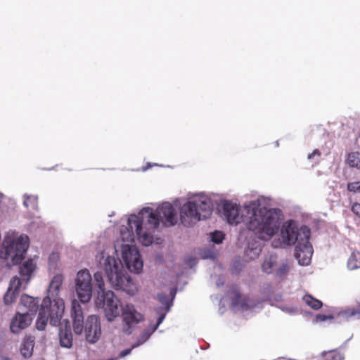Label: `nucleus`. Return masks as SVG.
Wrapping results in <instances>:
<instances>
[{
  "mask_svg": "<svg viewBox=\"0 0 360 360\" xmlns=\"http://www.w3.org/2000/svg\"><path fill=\"white\" fill-rule=\"evenodd\" d=\"M212 213L211 199L202 193L193 194L179 210L169 202H164L155 209L150 207L142 208L139 214H131L127 219V226L120 228V238L124 243H132L136 236L144 246L153 243V233L160 222L165 226H173L179 220L186 226L193 223L207 219Z\"/></svg>",
  "mask_w": 360,
  "mask_h": 360,
  "instance_id": "obj_1",
  "label": "nucleus"
},
{
  "mask_svg": "<svg viewBox=\"0 0 360 360\" xmlns=\"http://www.w3.org/2000/svg\"><path fill=\"white\" fill-rule=\"evenodd\" d=\"M63 281L64 277L60 274L52 278L47 289V296L42 300L40 309L39 297H33L27 294L21 296L20 309L22 312L27 313L33 317L39 310L36 321L37 330H44L48 322L53 326L60 323L65 311L64 300L59 296Z\"/></svg>",
  "mask_w": 360,
  "mask_h": 360,
  "instance_id": "obj_2",
  "label": "nucleus"
},
{
  "mask_svg": "<svg viewBox=\"0 0 360 360\" xmlns=\"http://www.w3.org/2000/svg\"><path fill=\"white\" fill-rule=\"evenodd\" d=\"M269 205L270 198L264 196L245 204V211L248 214L245 226L263 241L271 240L279 232L283 217L281 209L267 208Z\"/></svg>",
  "mask_w": 360,
  "mask_h": 360,
  "instance_id": "obj_3",
  "label": "nucleus"
},
{
  "mask_svg": "<svg viewBox=\"0 0 360 360\" xmlns=\"http://www.w3.org/2000/svg\"><path fill=\"white\" fill-rule=\"evenodd\" d=\"M279 231V238L271 242V246L274 248H284L296 244L295 258L300 265H308L314 252L313 247L309 242L310 229L305 225L299 226L297 221L290 219L281 224Z\"/></svg>",
  "mask_w": 360,
  "mask_h": 360,
  "instance_id": "obj_4",
  "label": "nucleus"
},
{
  "mask_svg": "<svg viewBox=\"0 0 360 360\" xmlns=\"http://www.w3.org/2000/svg\"><path fill=\"white\" fill-rule=\"evenodd\" d=\"M96 262L98 268L104 270L110 283L115 290H122L129 295H134L137 292L136 285L119 258L103 252L96 256Z\"/></svg>",
  "mask_w": 360,
  "mask_h": 360,
  "instance_id": "obj_5",
  "label": "nucleus"
},
{
  "mask_svg": "<svg viewBox=\"0 0 360 360\" xmlns=\"http://www.w3.org/2000/svg\"><path fill=\"white\" fill-rule=\"evenodd\" d=\"M30 245L29 237L13 230L7 231L0 249V266L10 268L25 258Z\"/></svg>",
  "mask_w": 360,
  "mask_h": 360,
  "instance_id": "obj_6",
  "label": "nucleus"
},
{
  "mask_svg": "<svg viewBox=\"0 0 360 360\" xmlns=\"http://www.w3.org/2000/svg\"><path fill=\"white\" fill-rule=\"evenodd\" d=\"M95 290L97 297L95 304L97 308L103 309L105 318L109 322L113 321L122 313L123 307L119 298L112 290H105L103 274L101 271L94 273Z\"/></svg>",
  "mask_w": 360,
  "mask_h": 360,
  "instance_id": "obj_7",
  "label": "nucleus"
},
{
  "mask_svg": "<svg viewBox=\"0 0 360 360\" xmlns=\"http://www.w3.org/2000/svg\"><path fill=\"white\" fill-rule=\"evenodd\" d=\"M71 317L73 321V330L75 334H82L84 329L86 340L90 344H95L101 335V324L98 317L90 315L84 326V313L78 300H73L71 303Z\"/></svg>",
  "mask_w": 360,
  "mask_h": 360,
  "instance_id": "obj_8",
  "label": "nucleus"
},
{
  "mask_svg": "<svg viewBox=\"0 0 360 360\" xmlns=\"http://www.w3.org/2000/svg\"><path fill=\"white\" fill-rule=\"evenodd\" d=\"M37 263L33 259L25 261L19 267L20 278L15 276L10 281L8 288L4 295V302L6 305L14 302L19 295L22 281L28 283L34 276Z\"/></svg>",
  "mask_w": 360,
  "mask_h": 360,
  "instance_id": "obj_9",
  "label": "nucleus"
},
{
  "mask_svg": "<svg viewBox=\"0 0 360 360\" xmlns=\"http://www.w3.org/2000/svg\"><path fill=\"white\" fill-rule=\"evenodd\" d=\"M93 280L89 271L86 269L79 271L75 278V292L80 302L86 304L92 297Z\"/></svg>",
  "mask_w": 360,
  "mask_h": 360,
  "instance_id": "obj_10",
  "label": "nucleus"
},
{
  "mask_svg": "<svg viewBox=\"0 0 360 360\" xmlns=\"http://www.w3.org/2000/svg\"><path fill=\"white\" fill-rule=\"evenodd\" d=\"M122 331L125 335H131L139 323L144 321V316L131 304H125L121 313Z\"/></svg>",
  "mask_w": 360,
  "mask_h": 360,
  "instance_id": "obj_11",
  "label": "nucleus"
},
{
  "mask_svg": "<svg viewBox=\"0 0 360 360\" xmlns=\"http://www.w3.org/2000/svg\"><path fill=\"white\" fill-rule=\"evenodd\" d=\"M222 215L230 225H238L243 223L248 214L245 211V205L240 207L237 203L231 200H225L222 204Z\"/></svg>",
  "mask_w": 360,
  "mask_h": 360,
  "instance_id": "obj_12",
  "label": "nucleus"
},
{
  "mask_svg": "<svg viewBox=\"0 0 360 360\" xmlns=\"http://www.w3.org/2000/svg\"><path fill=\"white\" fill-rule=\"evenodd\" d=\"M122 258L126 267L131 272L139 274L143 269V261L137 248L128 243L122 244Z\"/></svg>",
  "mask_w": 360,
  "mask_h": 360,
  "instance_id": "obj_13",
  "label": "nucleus"
},
{
  "mask_svg": "<svg viewBox=\"0 0 360 360\" xmlns=\"http://www.w3.org/2000/svg\"><path fill=\"white\" fill-rule=\"evenodd\" d=\"M231 295V306L233 310L240 309L242 311H246L252 309L256 307L255 300L249 297H244L241 299L240 292L235 287L232 288Z\"/></svg>",
  "mask_w": 360,
  "mask_h": 360,
  "instance_id": "obj_14",
  "label": "nucleus"
},
{
  "mask_svg": "<svg viewBox=\"0 0 360 360\" xmlns=\"http://www.w3.org/2000/svg\"><path fill=\"white\" fill-rule=\"evenodd\" d=\"M33 317L30 316L27 313L17 312L13 317L11 324V332L17 334L22 330L27 328L32 323Z\"/></svg>",
  "mask_w": 360,
  "mask_h": 360,
  "instance_id": "obj_15",
  "label": "nucleus"
},
{
  "mask_svg": "<svg viewBox=\"0 0 360 360\" xmlns=\"http://www.w3.org/2000/svg\"><path fill=\"white\" fill-rule=\"evenodd\" d=\"M157 299L161 305L155 307V311L157 315V320L159 321V323H162L166 315L170 311L173 303L169 296L165 293H158Z\"/></svg>",
  "mask_w": 360,
  "mask_h": 360,
  "instance_id": "obj_16",
  "label": "nucleus"
},
{
  "mask_svg": "<svg viewBox=\"0 0 360 360\" xmlns=\"http://www.w3.org/2000/svg\"><path fill=\"white\" fill-rule=\"evenodd\" d=\"M58 338L60 346L63 348L70 349L73 345V336L70 322L65 321V323L61 325L58 331Z\"/></svg>",
  "mask_w": 360,
  "mask_h": 360,
  "instance_id": "obj_17",
  "label": "nucleus"
},
{
  "mask_svg": "<svg viewBox=\"0 0 360 360\" xmlns=\"http://www.w3.org/2000/svg\"><path fill=\"white\" fill-rule=\"evenodd\" d=\"M162 323L156 321L155 323H150L149 326L144 329L143 332L137 337L136 340L132 343V348H136L143 345L152 335V334L158 328Z\"/></svg>",
  "mask_w": 360,
  "mask_h": 360,
  "instance_id": "obj_18",
  "label": "nucleus"
},
{
  "mask_svg": "<svg viewBox=\"0 0 360 360\" xmlns=\"http://www.w3.org/2000/svg\"><path fill=\"white\" fill-rule=\"evenodd\" d=\"M34 338L28 336L25 338L20 346V354L25 359L30 358L33 354Z\"/></svg>",
  "mask_w": 360,
  "mask_h": 360,
  "instance_id": "obj_19",
  "label": "nucleus"
},
{
  "mask_svg": "<svg viewBox=\"0 0 360 360\" xmlns=\"http://www.w3.org/2000/svg\"><path fill=\"white\" fill-rule=\"evenodd\" d=\"M262 250V243L258 240H254L248 243V247L245 250V255L248 259H255L259 255Z\"/></svg>",
  "mask_w": 360,
  "mask_h": 360,
  "instance_id": "obj_20",
  "label": "nucleus"
},
{
  "mask_svg": "<svg viewBox=\"0 0 360 360\" xmlns=\"http://www.w3.org/2000/svg\"><path fill=\"white\" fill-rule=\"evenodd\" d=\"M277 259L278 257L276 255H266L262 264V271L266 274L272 273L277 263Z\"/></svg>",
  "mask_w": 360,
  "mask_h": 360,
  "instance_id": "obj_21",
  "label": "nucleus"
},
{
  "mask_svg": "<svg viewBox=\"0 0 360 360\" xmlns=\"http://www.w3.org/2000/svg\"><path fill=\"white\" fill-rule=\"evenodd\" d=\"M338 316L346 321H349L352 319H359V311L356 309L355 307H349L346 308L338 312Z\"/></svg>",
  "mask_w": 360,
  "mask_h": 360,
  "instance_id": "obj_22",
  "label": "nucleus"
},
{
  "mask_svg": "<svg viewBox=\"0 0 360 360\" xmlns=\"http://www.w3.org/2000/svg\"><path fill=\"white\" fill-rule=\"evenodd\" d=\"M316 359L318 360H344V355L336 351H328L323 352L319 356H317Z\"/></svg>",
  "mask_w": 360,
  "mask_h": 360,
  "instance_id": "obj_23",
  "label": "nucleus"
},
{
  "mask_svg": "<svg viewBox=\"0 0 360 360\" xmlns=\"http://www.w3.org/2000/svg\"><path fill=\"white\" fill-rule=\"evenodd\" d=\"M347 267L350 270H354L360 268V252L354 251L348 259Z\"/></svg>",
  "mask_w": 360,
  "mask_h": 360,
  "instance_id": "obj_24",
  "label": "nucleus"
},
{
  "mask_svg": "<svg viewBox=\"0 0 360 360\" xmlns=\"http://www.w3.org/2000/svg\"><path fill=\"white\" fill-rule=\"evenodd\" d=\"M302 300L307 305L314 310H318L323 306L321 301L313 297L310 295H305L303 296Z\"/></svg>",
  "mask_w": 360,
  "mask_h": 360,
  "instance_id": "obj_25",
  "label": "nucleus"
},
{
  "mask_svg": "<svg viewBox=\"0 0 360 360\" xmlns=\"http://www.w3.org/2000/svg\"><path fill=\"white\" fill-rule=\"evenodd\" d=\"M347 162L352 167L360 168V154L358 152L351 153L348 155Z\"/></svg>",
  "mask_w": 360,
  "mask_h": 360,
  "instance_id": "obj_26",
  "label": "nucleus"
},
{
  "mask_svg": "<svg viewBox=\"0 0 360 360\" xmlns=\"http://www.w3.org/2000/svg\"><path fill=\"white\" fill-rule=\"evenodd\" d=\"M210 240L214 244H220L224 239V234L222 231H214L210 234Z\"/></svg>",
  "mask_w": 360,
  "mask_h": 360,
  "instance_id": "obj_27",
  "label": "nucleus"
},
{
  "mask_svg": "<svg viewBox=\"0 0 360 360\" xmlns=\"http://www.w3.org/2000/svg\"><path fill=\"white\" fill-rule=\"evenodd\" d=\"M288 271H289V265H288V261L287 260L283 261L280 264L278 269L276 270V274L278 276L283 277V276L287 274Z\"/></svg>",
  "mask_w": 360,
  "mask_h": 360,
  "instance_id": "obj_28",
  "label": "nucleus"
},
{
  "mask_svg": "<svg viewBox=\"0 0 360 360\" xmlns=\"http://www.w3.org/2000/svg\"><path fill=\"white\" fill-rule=\"evenodd\" d=\"M25 200L23 201V205L28 207L29 206L35 207L37 205V197L34 195H25Z\"/></svg>",
  "mask_w": 360,
  "mask_h": 360,
  "instance_id": "obj_29",
  "label": "nucleus"
},
{
  "mask_svg": "<svg viewBox=\"0 0 360 360\" xmlns=\"http://www.w3.org/2000/svg\"><path fill=\"white\" fill-rule=\"evenodd\" d=\"M59 259V255L57 252H52L49 257V266L50 269H56L57 262Z\"/></svg>",
  "mask_w": 360,
  "mask_h": 360,
  "instance_id": "obj_30",
  "label": "nucleus"
},
{
  "mask_svg": "<svg viewBox=\"0 0 360 360\" xmlns=\"http://www.w3.org/2000/svg\"><path fill=\"white\" fill-rule=\"evenodd\" d=\"M200 255L202 259H210L214 260L216 258L215 252L210 248H205L202 250Z\"/></svg>",
  "mask_w": 360,
  "mask_h": 360,
  "instance_id": "obj_31",
  "label": "nucleus"
},
{
  "mask_svg": "<svg viewBox=\"0 0 360 360\" xmlns=\"http://www.w3.org/2000/svg\"><path fill=\"white\" fill-rule=\"evenodd\" d=\"M347 191L357 195L360 193V181L348 183Z\"/></svg>",
  "mask_w": 360,
  "mask_h": 360,
  "instance_id": "obj_32",
  "label": "nucleus"
},
{
  "mask_svg": "<svg viewBox=\"0 0 360 360\" xmlns=\"http://www.w3.org/2000/svg\"><path fill=\"white\" fill-rule=\"evenodd\" d=\"M321 152L318 149H315L312 153H309L307 156V159L309 161L313 162L314 164H318L320 160Z\"/></svg>",
  "mask_w": 360,
  "mask_h": 360,
  "instance_id": "obj_33",
  "label": "nucleus"
},
{
  "mask_svg": "<svg viewBox=\"0 0 360 360\" xmlns=\"http://www.w3.org/2000/svg\"><path fill=\"white\" fill-rule=\"evenodd\" d=\"M279 308L284 312L288 314H295L297 312V309L293 307L282 305Z\"/></svg>",
  "mask_w": 360,
  "mask_h": 360,
  "instance_id": "obj_34",
  "label": "nucleus"
},
{
  "mask_svg": "<svg viewBox=\"0 0 360 360\" xmlns=\"http://www.w3.org/2000/svg\"><path fill=\"white\" fill-rule=\"evenodd\" d=\"M331 319H333V316L332 315L318 314L314 320V322H323Z\"/></svg>",
  "mask_w": 360,
  "mask_h": 360,
  "instance_id": "obj_35",
  "label": "nucleus"
},
{
  "mask_svg": "<svg viewBox=\"0 0 360 360\" xmlns=\"http://www.w3.org/2000/svg\"><path fill=\"white\" fill-rule=\"evenodd\" d=\"M134 348H132V346L130 347V348H127L124 350H122L120 353H119V357L120 358H124L128 355H129L131 353V351Z\"/></svg>",
  "mask_w": 360,
  "mask_h": 360,
  "instance_id": "obj_36",
  "label": "nucleus"
},
{
  "mask_svg": "<svg viewBox=\"0 0 360 360\" xmlns=\"http://www.w3.org/2000/svg\"><path fill=\"white\" fill-rule=\"evenodd\" d=\"M352 211L360 217V203L355 202L352 207Z\"/></svg>",
  "mask_w": 360,
  "mask_h": 360,
  "instance_id": "obj_37",
  "label": "nucleus"
},
{
  "mask_svg": "<svg viewBox=\"0 0 360 360\" xmlns=\"http://www.w3.org/2000/svg\"><path fill=\"white\" fill-rule=\"evenodd\" d=\"M176 292H177V290L176 288H172L170 290L169 295H168V296H169V299L172 300V302H174Z\"/></svg>",
  "mask_w": 360,
  "mask_h": 360,
  "instance_id": "obj_38",
  "label": "nucleus"
},
{
  "mask_svg": "<svg viewBox=\"0 0 360 360\" xmlns=\"http://www.w3.org/2000/svg\"><path fill=\"white\" fill-rule=\"evenodd\" d=\"M186 263L191 268H192L196 264V261L194 258L191 257L187 259Z\"/></svg>",
  "mask_w": 360,
  "mask_h": 360,
  "instance_id": "obj_39",
  "label": "nucleus"
},
{
  "mask_svg": "<svg viewBox=\"0 0 360 360\" xmlns=\"http://www.w3.org/2000/svg\"><path fill=\"white\" fill-rule=\"evenodd\" d=\"M216 285L217 287H221L224 285V280L223 278L221 277H219L217 282H216Z\"/></svg>",
  "mask_w": 360,
  "mask_h": 360,
  "instance_id": "obj_40",
  "label": "nucleus"
},
{
  "mask_svg": "<svg viewBox=\"0 0 360 360\" xmlns=\"http://www.w3.org/2000/svg\"><path fill=\"white\" fill-rule=\"evenodd\" d=\"M0 360H11V359L10 358H8V357H6L4 356H0Z\"/></svg>",
  "mask_w": 360,
  "mask_h": 360,
  "instance_id": "obj_41",
  "label": "nucleus"
},
{
  "mask_svg": "<svg viewBox=\"0 0 360 360\" xmlns=\"http://www.w3.org/2000/svg\"><path fill=\"white\" fill-rule=\"evenodd\" d=\"M151 167H152V165L150 163H148L147 167L143 169V171L147 170L148 169L150 168Z\"/></svg>",
  "mask_w": 360,
  "mask_h": 360,
  "instance_id": "obj_42",
  "label": "nucleus"
},
{
  "mask_svg": "<svg viewBox=\"0 0 360 360\" xmlns=\"http://www.w3.org/2000/svg\"><path fill=\"white\" fill-rule=\"evenodd\" d=\"M4 197V195L0 192V202L2 201Z\"/></svg>",
  "mask_w": 360,
  "mask_h": 360,
  "instance_id": "obj_43",
  "label": "nucleus"
},
{
  "mask_svg": "<svg viewBox=\"0 0 360 360\" xmlns=\"http://www.w3.org/2000/svg\"><path fill=\"white\" fill-rule=\"evenodd\" d=\"M355 308H356V309L359 311V316H360V304Z\"/></svg>",
  "mask_w": 360,
  "mask_h": 360,
  "instance_id": "obj_44",
  "label": "nucleus"
},
{
  "mask_svg": "<svg viewBox=\"0 0 360 360\" xmlns=\"http://www.w3.org/2000/svg\"><path fill=\"white\" fill-rule=\"evenodd\" d=\"M219 311H220L221 313H223V312H224V307H220V308H219Z\"/></svg>",
  "mask_w": 360,
  "mask_h": 360,
  "instance_id": "obj_45",
  "label": "nucleus"
},
{
  "mask_svg": "<svg viewBox=\"0 0 360 360\" xmlns=\"http://www.w3.org/2000/svg\"><path fill=\"white\" fill-rule=\"evenodd\" d=\"M278 145H279L278 141H276V146H278Z\"/></svg>",
  "mask_w": 360,
  "mask_h": 360,
  "instance_id": "obj_46",
  "label": "nucleus"
},
{
  "mask_svg": "<svg viewBox=\"0 0 360 360\" xmlns=\"http://www.w3.org/2000/svg\"><path fill=\"white\" fill-rule=\"evenodd\" d=\"M221 304V299H220V300H219V304Z\"/></svg>",
  "mask_w": 360,
  "mask_h": 360,
  "instance_id": "obj_47",
  "label": "nucleus"
},
{
  "mask_svg": "<svg viewBox=\"0 0 360 360\" xmlns=\"http://www.w3.org/2000/svg\"><path fill=\"white\" fill-rule=\"evenodd\" d=\"M359 198H360V193H359Z\"/></svg>",
  "mask_w": 360,
  "mask_h": 360,
  "instance_id": "obj_48",
  "label": "nucleus"
},
{
  "mask_svg": "<svg viewBox=\"0 0 360 360\" xmlns=\"http://www.w3.org/2000/svg\"><path fill=\"white\" fill-rule=\"evenodd\" d=\"M290 360H295V359H290Z\"/></svg>",
  "mask_w": 360,
  "mask_h": 360,
  "instance_id": "obj_49",
  "label": "nucleus"
}]
</instances>
